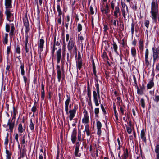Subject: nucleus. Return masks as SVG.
Here are the masks:
<instances>
[{
	"mask_svg": "<svg viewBox=\"0 0 159 159\" xmlns=\"http://www.w3.org/2000/svg\"><path fill=\"white\" fill-rule=\"evenodd\" d=\"M158 8V6L157 0H156V2L153 0L151 3L150 13L152 18L155 22H157V18L159 19Z\"/></svg>",
	"mask_w": 159,
	"mask_h": 159,
	"instance_id": "f257e3e1",
	"label": "nucleus"
},
{
	"mask_svg": "<svg viewBox=\"0 0 159 159\" xmlns=\"http://www.w3.org/2000/svg\"><path fill=\"white\" fill-rule=\"evenodd\" d=\"M153 51V66L154 65L155 63L159 59V49L156 48H152Z\"/></svg>",
	"mask_w": 159,
	"mask_h": 159,
	"instance_id": "f03ea898",
	"label": "nucleus"
},
{
	"mask_svg": "<svg viewBox=\"0 0 159 159\" xmlns=\"http://www.w3.org/2000/svg\"><path fill=\"white\" fill-rule=\"evenodd\" d=\"M12 12V11H10L9 8L6 9L5 13L7 16V20L10 21H11L13 20L14 16Z\"/></svg>",
	"mask_w": 159,
	"mask_h": 159,
	"instance_id": "7ed1b4c3",
	"label": "nucleus"
},
{
	"mask_svg": "<svg viewBox=\"0 0 159 159\" xmlns=\"http://www.w3.org/2000/svg\"><path fill=\"white\" fill-rule=\"evenodd\" d=\"M67 48L68 50L70 52L72 51L73 48L75 49V50H76V47L75 45V42L74 40L71 39H70L67 46Z\"/></svg>",
	"mask_w": 159,
	"mask_h": 159,
	"instance_id": "20e7f679",
	"label": "nucleus"
},
{
	"mask_svg": "<svg viewBox=\"0 0 159 159\" xmlns=\"http://www.w3.org/2000/svg\"><path fill=\"white\" fill-rule=\"evenodd\" d=\"M77 108L76 106L75 105L74 106V108L72 110H70L69 112L70 115L69 116V120L70 121L72 120L73 119L75 116V113Z\"/></svg>",
	"mask_w": 159,
	"mask_h": 159,
	"instance_id": "39448f33",
	"label": "nucleus"
},
{
	"mask_svg": "<svg viewBox=\"0 0 159 159\" xmlns=\"http://www.w3.org/2000/svg\"><path fill=\"white\" fill-rule=\"evenodd\" d=\"M19 135L17 133H16L15 139L14 141L13 146L15 148H18V149L20 148V145L18 141Z\"/></svg>",
	"mask_w": 159,
	"mask_h": 159,
	"instance_id": "423d86ee",
	"label": "nucleus"
},
{
	"mask_svg": "<svg viewBox=\"0 0 159 159\" xmlns=\"http://www.w3.org/2000/svg\"><path fill=\"white\" fill-rule=\"evenodd\" d=\"M15 119L14 117H13L11 120H9L7 126H8L9 127V129L11 132H12L13 128L14 125Z\"/></svg>",
	"mask_w": 159,
	"mask_h": 159,
	"instance_id": "0eeeda50",
	"label": "nucleus"
},
{
	"mask_svg": "<svg viewBox=\"0 0 159 159\" xmlns=\"http://www.w3.org/2000/svg\"><path fill=\"white\" fill-rule=\"evenodd\" d=\"M84 117L82 119L83 123L88 124L89 122V117L88 115V112L85 110H84L83 112Z\"/></svg>",
	"mask_w": 159,
	"mask_h": 159,
	"instance_id": "6e6552de",
	"label": "nucleus"
},
{
	"mask_svg": "<svg viewBox=\"0 0 159 159\" xmlns=\"http://www.w3.org/2000/svg\"><path fill=\"white\" fill-rule=\"evenodd\" d=\"M77 67L79 70L81 69L82 65L80 53H78V57L76 61Z\"/></svg>",
	"mask_w": 159,
	"mask_h": 159,
	"instance_id": "1a4fd4ad",
	"label": "nucleus"
},
{
	"mask_svg": "<svg viewBox=\"0 0 159 159\" xmlns=\"http://www.w3.org/2000/svg\"><path fill=\"white\" fill-rule=\"evenodd\" d=\"M23 22L24 25L26 27V32H27L29 30V22L26 15L25 17L23 18Z\"/></svg>",
	"mask_w": 159,
	"mask_h": 159,
	"instance_id": "9d476101",
	"label": "nucleus"
},
{
	"mask_svg": "<svg viewBox=\"0 0 159 159\" xmlns=\"http://www.w3.org/2000/svg\"><path fill=\"white\" fill-rule=\"evenodd\" d=\"M57 77L58 79V81L60 82L61 77V68L59 65L57 66Z\"/></svg>",
	"mask_w": 159,
	"mask_h": 159,
	"instance_id": "9b49d317",
	"label": "nucleus"
},
{
	"mask_svg": "<svg viewBox=\"0 0 159 159\" xmlns=\"http://www.w3.org/2000/svg\"><path fill=\"white\" fill-rule=\"evenodd\" d=\"M76 133L77 132L76 129H74L72 131V133L71 136V140L73 143H75L77 139Z\"/></svg>",
	"mask_w": 159,
	"mask_h": 159,
	"instance_id": "f8f14e48",
	"label": "nucleus"
},
{
	"mask_svg": "<svg viewBox=\"0 0 159 159\" xmlns=\"http://www.w3.org/2000/svg\"><path fill=\"white\" fill-rule=\"evenodd\" d=\"M149 55V51L148 50V49H147L146 50L145 52V63L147 66H148L149 65V62L148 60V57Z\"/></svg>",
	"mask_w": 159,
	"mask_h": 159,
	"instance_id": "ddd939ff",
	"label": "nucleus"
},
{
	"mask_svg": "<svg viewBox=\"0 0 159 159\" xmlns=\"http://www.w3.org/2000/svg\"><path fill=\"white\" fill-rule=\"evenodd\" d=\"M70 101V98L69 97L65 102V109L67 114L68 113V105Z\"/></svg>",
	"mask_w": 159,
	"mask_h": 159,
	"instance_id": "4468645a",
	"label": "nucleus"
},
{
	"mask_svg": "<svg viewBox=\"0 0 159 159\" xmlns=\"http://www.w3.org/2000/svg\"><path fill=\"white\" fill-rule=\"evenodd\" d=\"M61 48L59 49V50L57 51L56 56L57 58V63L60 62L61 58Z\"/></svg>",
	"mask_w": 159,
	"mask_h": 159,
	"instance_id": "2eb2a0df",
	"label": "nucleus"
},
{
	"mask_svg": "<svg viewBox=\"0 0 159 159\" xmlns=\"http://www.w3.org/2000/svg\"><path fill=\"white\" fill-rule=\"evenodd\" d=\"M125 6L126 9H122V15L124 18H125L126 17V15H127L128 16L129 15V12L127 6L126 5Z\"/></svg>",
	"mask_w": 159,
	"mask_h": 159,
	"instance_id": "dca6fc26",
	"label": "nucleus"
},
{
	"mask_svg": "<svg viewBox=\"0 0 159 159\" xmlns=\"http://www.w3.org/2000/svg\"><path fill=\"white\" fill-rule=\"evenodd\" d=\"M154 86V83L153 80H150L148 83L147 87L148 89H150L153 87Z\"/></svg>",
	"mask_w": 159,
	"mask_h": 159,
	"instance_id": "f3484780",
	"label": "nucleus"
},
{
	"mask_svg": "<svg viewBox=\"0 0 159 159\" xmlns=\"http://www.w3.org/2000/svg\"><path fill=\"white\" fill-rule=\"evenodd\" d=\"M11 0H5V5L6 9L11 7Z\"/></svg>",
	"mask_w": 159,
	"mask_h": 159,
	"instance_id": "a211bd4d",
	"label": "nucleus"
},
{
	"mask_svg": "<svg viewBox=\"0 0 159 159\" xmlns=\"http://www.w3.org/2000/svg\"><path fill=\"white\" fill-rule=\"evenodd\" d=\"M86 132V133L87 135L89 136L91 134V131L89 130V125L88 124H87L85 126V131H84V132Z\"/></svg>",
	"mask_w": 159,
	"mask_h": 159,
	"instance_id": "6ab92c4d",
	"label": "nucleus"
},
{
	"mask_svg": "<svg viewBox=\"0 0 159 159\" xmlns=\"http://www.w3.org/2000/svg\"><path fill=\"white\" fill-rule=\"evenodd\" d=\"M44 43V41L43 39H40L39 42V46L40 48V51L41 52L43 50V45Z\"/></svg>",
	"mask_w": 159,
	"mask_h": 159,
	"instance_id": "aec40b11",
	"label": "nucleus"
},
{
	"mask_svg": "<svg viewBox=\"0 0 159 159\" xmlns=\"http://www.w3.org/2000/svg\"><path fill=\"white\" fill-rule=\"evenodd\" d=\"M87 95L89 98V100H90V105L91 108H92V105L91 102V93L90 92V88L89 85L87 87Z\"/></svg>",
	"mask_w": 159,
	"mask_h": 159,
	"instance_id": "412c9836",
	"label": "nucleus"
},
{
	"mask_svg": "<svg viewBox=\"0 0 159 159\" xmlns=\"http://www.w3.org/2000/svg\"><path fill=\"white\" fill-rule=\"evenodd\" d=\"M120 9L118 7H117L115 8V10L114 11V16L116 18H117L118 17V13H119Z\"/></svg>",
	"mask_w": 159,
	"mask_h": 159,
	"instance_id": "4be33fe9",
	"label": "nucleus"
},
{
	"mask_svg": "<svg viewBox=\"0 0 159 159\" xmlns=\"http://www.w3.org/2000/svg\"><path fill=\"white\" fill-rule=\"evenodd\" d=\"M112 45L113 46V48L114 49L115 52L116 53H118V52L117 51L118 46L116 44V43L115 42L113 41V43L112 44Z\"/></svg>",
	"mask_w": 159,
	"mask_h": 159,
	"instance_id": "5701e85b",
	"label": "nucleus"
},
{
	"mask_svg": "<svg viewBox=\"0 0 159 159\" xmlns=\"http://www.w3.org/2000/svg\"><path fill=\"white\" fill-rule=\"evenodd\" d=\"M131 53L132 56L135 57L136 56V50L134 47H132L131 49Z\"/></svg>",
	"mask_w": 159,
	"mask_h": 159,
	"instance_id": "b1692460",
	"label": "nucleus"
},
{
	"mask_svg": "<svg viewBox=\"0 0 159 159\" xmlns=\"http://www.w3.org/2000/svg\"><path fill=\"white\" fill-rule=\"evenodd\" d=\"M139 48L142 51L143 49V41L142 39H140L139 42Z\"/></svg>",
	"mask_w": 159,
	"mask_h": 159,
	"instance_id": "393cba45",
	"label": "nucleus"
},
{
	"mask_svg": "<svg viewBox=\"0 0 159 159\" xmlns=\"http://www.w3.org/2000/svg\"><path fill=\"white\" fill-rule=\"evenodd\" d=\"M79 152V148H75V155L76 157H80L81 155L80 153H78Z\"/></svg>",
	"mask_w": 159,
	"mask_h": 159,
	"instance_id": "a878e982",
	"label": "nucleus"
},
{
	"mask_svg": "<svg viewBox=\"0 0 159 159\" xmlns=\"http://www.w3.org/2000/svg\"><path fill=\"white\" fill-rule=\"evenodd\" d=\"M8 34H5V36L4 37V40L3 41V43H4L5 44H7L8 42V39L7 37L8 36Z\"/></svg>",
	"mask_w": 159,
	"mask_h": 159,
	"instance_id": "bb28decb",
	"label": "nucleus"
},
{
	"mask_svg": "<svg viewBox=\"0 0 159 159\" xmlns=\"http://www.w3.org/2000/svg\"><path fill=\"white\" fill-rule=\"evenodd\" d=\"M104 13H105L107 16L108 15V13L109 12V8L108 5L107 4L106 6L105 9H104Z\"/></svg>",
	"mask_w": 159,
	"mask_h": 159,
	"instance_id": "cd10ccee",
	"label": "nucleus"
},
{
	"mask_svg": "<svg viewBox=\"0 0 159 159\" xmlns=\"http://www.w3.org/2000/svg\"><path fill=\"white\" fill-rule=\"evenodd\" d=\"M57 10L58 12V15H62V13L61 9L60 8V6L59 5H57Z\"/></svg>",
	"mask_w": 159,
	"mask_h": 159,
	"instance_id": "c85d7f7f",
	"label": "nucleus"
},
{
	"mask_svg": "<svg viewBox=\"0 0 159 159\" xmlns=\"http://www.w3.org/2000/svg\"><path fill=\"white\" fill-rule=\"evenodd\" d=\"M9 136V134L8 133H7V136L5 139V142H4V144L6 146H7L8 143V138Z\"/></svg>",
	"mask_w": 159,
	"mask_h": 159,
	"instance_id": "c756f323",
	"label": "nucleus"
},
{
	"mask_svg": "<svg viewBox=\"0 0 159 159\" xmlns=\"http://www.w3.org/2000/svg\"><path fill=\"white\" fill-rule=\"evenodd\" d=\"M141 137L142 139L145 140L146 137L145 136V132L144 129L142 130L141 131Z\"/></svg>",
	"mask_w": 159,
	"mask_h": 159,
	"instance_id": "7c9ffc66",
	"label": "nucleus"
},
{
	"mask_svg": "<svg viewBox=\"0 0 159 159\" xmlns=\"http://www.w3.org/2000/svg\"><path fill=\"white\" fill-rule=\"evenodd\" d=\"M93 99H98V93H96V92L94 91L93 92Z\"/></svg>",
	"mask_w": 159,
	"mask_h": 159,
	"instance_id": "2f4dec72",
	"label": "nucleus"
},
{
	"mask_svg": "<svg viewBox=\"0 0 159 159\" xmlns=\"http://www.w3.org/2000/svg\"><path fill=\"white\" fill-rule=\"evenodd\" d=\"M20 53V48L19 45H18L16 49V51L15 53V56H17L18 54Z\"/></svg>",
	"mask_w": 159,
	"mask_h": 159,
	"instance_id": "473e14b6",
	"label": "nucleus"
},
{
	"mask_svg": "<svg viewBox=\"0 0 159 159\" xmlns=\"http://www.w3.org/2000/svg\"><path fill=\"white\" fill-rule=\"evenodd\" d=\"M10 64L9 65L8 64V65L6 67V74H9L10 71Z\"/></svg>",
	"mask_w": 159,
	"mask_h": 159,
	"instance_id": "72a5a7b5",
	"label": "nucleus"
},
{
	"mask_svg": "<svg viewBox=\"0 0 159 159\" xmlns=\"http://www.w3.org/2000/svg\"><path fill=\"white\" fill-rule=\"evenodd\" d=\"M30 125L29 127L31 130H33L34 129V124L32 122L31 120H30Z\"/></svg>",
	"mask_w": 159,
	"mask_h": 159,
	"instance_id": "f704fd0d",
	"label": "nucleus"
},
{
	"mask_svg": "<svg viewBox=\"0 0 159 159\" xmlns=\"http://www.w3.org/2000/svg\"><path fill=\"white\" fill-rule=\"evenodd\" d=\"M141 105L142 107L143 108H144L145 103L144 102V99L143 98H142L140 100Z\"/></svg>",
	"mask_w": 159,
	"mask_h": 159,
	"instance_id": "c9c22d12",
	"label": "nucleus"
},
{
	"mask_svg": "<svg viewBox=\"0 0 159 159\" xmlns=\"http://www.w3.org/2000/svg\"><path fill=\"white\" fill-rule=\"evenodd\" d=\"M114 110V113H115V116L116 117V118L117 120H118V116H117V111L116 110V108L115 106L113 107Z\"/></svg>",
	"mask_w": 159,
	"mask_h": 159,
	"instance_id": "e433bc0d",
	"label": "nucleus"
},
{
	"mask_svg": "<svg viewBox=\"0 0 159 159\" xmlns=\"http://www.w3.org/2000/svg\"><path fill=\"white\" fill-rule=\"evenodd\" d=\"M97 129H101L102 124L99 121H97Z\"/></svg>",
	"mask_w": 159,
	"mask_h": 159,
	"instance_id": "4c0bfd02",
	"label": "nucleus"
},
{
	"mask_svg": "<svg viewBox=\"0 0 159 159\" xmlns=\"http://www.w3.org/2000/svg\"><path fill=\"white\" fill-rule=\"evenodd\" d=\"M99 112V108H95L94 110V112L96 117H98V114Z\"/></svg>",
	"mask_w": 159,
	"mask_h": 159,
	"instance_id": "58836bf2",
	"label": "nucleus"
},
{
	"mask_svg": "<svg viewBox=\"0 0 159 159\" xmlns=\"http://www.w3.org/2000/svg\"><path fill=\"white\" fill-rule=\"evenodd\" d=\"M6 153L7 155V159H11V154L9 152V151L7 150H6Z\"/></svg>",
	"mask_w": 159,
	"mask_h": 159,
	"instance_id": "ea45409f",
	"label": "nucleus"
},
{
	"mask_svg": "<svg viewBox=\"0 0 159 159\" xmlns=\"http://www.w3.org/2000/svg\"><path fill=\"white\" fill-rule=\"evenodd\" d=\"M28 37H27L25 40V49L26 52L27 53L28 52V47H27V43H28Z\"/></svg>",
	"mask_w": 159,
	"mask_h": 159,
	"instance_id": "a19ab883",
	"label": "nucleus"
},
{
	"mask_svg": "<svg viewBox=\"0 0 159 159\" xmlns=\"http://www.w3.org/2000/svg\"><path fill=\"white\" fill-rule=\"evenodd\" d=\"M96 89H97V93H98V99H100V94H99V84H97L96 86Z\"/></svg>",
	"mask_w": 159,
	"mask_h": 159,
	"instance_id": "79ce46f5",
	"label": "nucleus"
},
{
	"mask_svg": "<svg viewBox=\"0 0 159 159\" xmlns=\"http://www.w3.org/2000/svg\"><path fill=\"white\" fill-rule=\"evenodd\" d=\"M137 93L138 94H142L143 93V90L139 89L138 87H137Z\"/></svg>",
	"mask_w": 159,
	"mask_h": 159,
	"instance_id": "37998d69",
	"label": "nucleus"
},
{
	"mask_svg": "<svg viewBox=\"0 0 159 159\" xmlns=\"http://www.w3.org/2000/svg\"><path fill=\"white\" fill-rule=\"evenodd\" d=\"M155 101L158 102L159 101V96L155 95L154 98H153Z\"/></svg>",
	"mask_w": 159,
	"mask_h": 159,
	"instance_id": "c03bdc74",
	"label": "nucleus"
},
{
	"mask_svg": "<svg viewBox=\"0 0 159 159\" xmlns=\"http://www.w3.org/2000/svg\"><path fill=\"white\" fill-rule=\"evenodd\" d=\"M95 105L96 106H98L99 105L100 103V101L99 100V102L98 101V99L94 100Z\"/></svg>",
	"mask_w": 159,
	"mask_h": 159,
	"instance_id": "a18cd8bd",
	"label": "nucleus"
},
{
	"mask_svg": "<svg viewBox=\"0 0 159 159\" xmlns=\"http://www.w3.org/2000/svg\"><path fill=\"white\" fill-rule=\"evenodd\" d=\"M20 69L21 70V73L22 75H24V65H21L20 66Z\"/></svg>",
	"mask_w": 159,
	"mask_h": 159,
	"instance_id": "49530a36",
	"label": "nucleus"
},
{
	"mask_svg": "<svg viewBox=\"0 0 159 159\" xmlns=\"http://www.w3.org/2000/svg\"><path fill=\"white\" fill-rule=\"evenodd\" d=\"M155 152L156 153H159V145H157L155 148Z\"/></svg>",
	"mask_w": 159,
	"mask_h": 159,
	"instance_id": "de8ad7c7",
	"label": "nucleus"
},
{
	"mask_svg": "<svg viewBox=\"0 0 159 159\" xmlns=\"http://www.w3.org/2000/svg\"><path fill=\"white\" fill-rule=\"evenodd\" d=\"M128 156V151L127 149H126V152L123 154V157L127 158Z\"/></svg>",
	"mask_w": 159,
	"mask_h": 159,
	"instance_id": "09e8293b",
	"label": "nucleus"
},
{
	"mask_svg": "<svg viewBox=\"0 0 159 159\" xmlns=\"http://www.w3.org/2000/svg\"><path fill=\"white\" fill-rule=\"evenodd\" d=\"M134 25L133 23H132V24H131V33H132V34H133L134 33Z\"/></svg>",
	"mask_w": 159,
	"mask_h": 159,
	"instance_id": "8fccbe9b",
	"label": "nucleus"
},
{
	"mask_svg": "<svg viewBox=\"0 0 159 159\" xmlns=\"http://www.w3.org/2000/svg\"><path fill=\"white\" fill-rule=\"evenodd\" d=\"M58 18L57 20V22L59 24H61V15H58Z\"/></svg>",
	"mask_w": 159,
	"mask_h": 159,
	"instance_id": "3c124183",
	"label": "nucleus"
},
{
	"mask_svg": "<svg viewBox=\"0 0 159 159\" xmlns=\"http://www.w3.org/2000/svg\"><path fill=\"white\" fill-rule=\"evenodd\" d=\"M10 29V26L8 24H7L6 26V30L7 32H9Z\"/></svg>",
	"mask_w": 159,
	"mask_h": 159,
	"instance_id": "603ef678",
	"label": "nucleus"
},
{
	"mask_svg": "<svg viewBox=\"0 0 159 159\" xmlns=\"http://www.w3.org/2000/svg\"><path fill=\"white\" fill-rule=\"evenodd\" d=\"M78 139L79 141H80L81 139V132L79 131L78 135Z\"/></svg>",
	"mask_w": 159,
	"mask_h": 159,
	"instance_id": "864d4df0",
	"label": "nucleus"
},
{
	"mask_svg": "<svg viewBox=\"0 0 159 159\" xmlns=\"http://www.w3.org/2000/svg\"><path fill=\"white\" fill-rule=\"evenodd\" d=\"M145 26L148 28L149 27V21L148 20H146L144 23Z\"/></svg>",
	"mask_w": 159,
	"mask_h": 159,
	"instance_id": "5fc2aeb1",
	"label": "nucleus"
},
{
	"mask_svg": "<svg viewBox=\"0 0 159 159\" xmlns=\"http://www.w3.org/2000/svg\"><path fill=\"white\" fill-rule=\"evenodd\" d=\"M56 45L57 46H59L60 45V43L58 42L57 41L56 43L55 42H54V46H53V52H54V49L55 48V45Z\"/></svg>",
	"mask_w": 159,
	"mask_h": 159,
	"instance_id": "6e6d98bb",
	"label": "nucleus"
},
{
	"mask_svg": "<svg viewBox=\"0 0 159 159\" xmlns=\"http://www.w3.org/2000/svg\"><path fill=\"white\" fill-rule=\"evenodd\" d=\"M78 30L79 32H80L82 30V25L80 24H79L78 25Z\"/></svg>",
	"mask_w": 159,
	"mask_h": 159,
	"instance_id": "4d7b16f0",
	"label": "nucleus"
},
{
	"mask_svg": "<svg viewBox=\"0 0 159 159\" xmlns=\"http://www.w3.org/2000/svg\"><path fill=\"white\" fill-rule=\"evenodd\" d=\"M126 130L127 132L129 134H130L132 132V129L131 127H126Z\"/></svg>",
	"mask_w": 159,
	"mask_h": 159,
	"instance_id": "13d9d810",
	"label": "nucleus"
},
{
	"mask_svg": "<svg viewBox=\"0 0 159 159\" xmlns=\"http://www.w3.org/2000/svg\"><path fill=\"white\" fill-rule=\"evenodd\" d=\"M16 56V57L15 59V61L16 63H19L20 61V59L19 58V56H18V55H17V56Z\"/></svg>",
	"mask_w": 159,
	"mask_h": 159,
	"instance_id": "bf43d9fd",
	"label": "nucleus"
},
{
	"mask_svg": "<svg viewBox=\"0 0 159 159\" xmlns=\"http://www.w3.org/2000/svg\"><path fill=\"white\" fill-rule=\"evenodd\" d=\"M101 107L102 109V111H103V112H104V114H106V110H105V109H104V107L102 104L101 105Z\"/></svg>",
	"mask_w": 159,
	"mask_h": 159,
	"instance_id": "052dcab7",
	"label": "nucleus"
},
{
	"mask_svg": "<svg viewBox=\"0 0 159 159\" xmlns=\"http://www.w3.org/2000/svg\"><path fill=\"white\" fill-rule=\"evenodd\" d=\"M140 89L142 90H144L145 89V87L144 85L143 84H140Z\"/></svg>",
	"mask_w": 159,
	"mask_h": 159,
	"instance_id": "680f3d73",
	"label": "nucleus"
},
{
	"mask_svg": "<svg viewBox=\"0 0 159 159\" xmlns=\"http://www.w3.org/2000/svg\"><path fill=\"white\" fill-rule=\"evenodd\" d=\"M90 11L91 14H93L94 13L93 8L92 6H90Z\"/></svg>",
	"mask_w": 159,
	"mask_h": 159,
	"instance_id": "e2e57ef3",
	"label": "nucleus"
},
{
	"mask_svg": "<svg viewBox=\"0 0 159 159\" xmlns=\"http://www.w3.org/2000/svg\"><path fill=\"white\" fill-rule=\"evenodd\" d=\"M104 31L105 32H106L108 28V26H107V25H104Z\"/></svg>",
	"mask_w": 159,
	"mask_h": 159,
	"instance_id": "0e129e2a",
	"label": "nucleus"
},
{
	"mask_svg": "<svg viewBox=\"0 0 159 159\" xmlns=\"http://www.w3.org/2000/svg\"><path fill=\"white\" fill-rule=\"evenodd\" d=\"M84 39L83 37L82 36H79L78 37V40L79 41H80L82 42V41Z\"/></svg>",
	"mask_w": 159,
	"mask_h": 159,
	"instance_id": "69168bd1",
	"label": "nucleus"
},
{
	"mask_svg": "<svg viewBox=\"0 0 159 159\" xmlns=\"http://www.w3.org/2000/svg\"><path fill=\"white\" fill-rule=\"evenodd\" d=\"M45 96V93L44 91H42L41 92V98L43 100L44 99Z\"/></svg>",
	"mask_w": 159,
	"mask_h": 159,
	"instance_id": "338daca9",
	"label": "nucleus"
},
{
	"mask_svg": "<svg viewBox=\"0 0 159 159\" xmlns=\"http://www.w3.org/2000/svg\"><path fill=\"white\" fill-rule=\"evenodd\" d=\"M137 43V41L135 39H134L132 42V44L133 45L135 46Z\"/></svg>",
	"mask_w": 159,
	"mask_h": 159,
	"instance_id": "774afa93",
	"label": "nucleus"
}]
</instances>
